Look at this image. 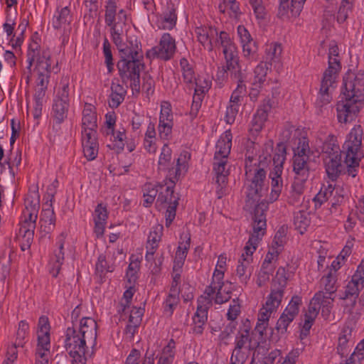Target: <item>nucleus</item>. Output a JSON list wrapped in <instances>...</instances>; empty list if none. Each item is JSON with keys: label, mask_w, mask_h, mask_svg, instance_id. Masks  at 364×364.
Here are the masks:
<instances>
[{"label": "nucleus", "mask_w": 364, "mask_h": 364, "mask_svg": "<svg viewBox=\"0 0 364 364\" xmlns=\"http://www.w3.org/2000/svg\"><path fill=\"white\" fill-rule=\"evenodd\" d=\"M25 209L22 220L36 223L40 208V196L38 191H29L24 200Z\"/></svg>", "instance_id": "nucleus-19"}, {"label": "nucleus", "mask_w": 364, "mask_h": 364, "mask_svg": "<svg viewBox=\"0 0 364 364\" xmlns=\"http://www.w3.org/2000/svg\"><path fill=\"white\" fill-rule=\"evenodd\" d=\"M97 324L95 319L85 317L80 320V326L77 330L86 342H89L91 348L96 345Z\"/></svg>", "instance_id": "nucleus-24"}, {"label": "nucleus", "mask_w": 364, "mask_h": 364, "mask_svg": "<svg viewBox=\"0 0 364 364\" xmlns=\"http://www.w3.org/2000/svg\"><path fill=\"white\" fill-rule=\"evenodd\" d=\"M103 53L105 58V64L107 67V70L109 73H112L113 70V58L111 50V46L107 41L105 39L103 43Z\"/></svg>", "instance_id": "nucleus-63"}, {"label": "nucleus", "mask_w": 364, "mask_h": 364, "mask_svg": "<svg viewBox=\"0 0 364 364\" xmlns=\"http://www.w3.org/2000/svg\"><path fill=\"white\" fill-rule=\"evenodd\" d=\"M180 68L183 84L187 89L192 90L196 85V75L193 64L186 58H182L180 60Z\"/></svg>", "instance_id": "nucleus-30"}, {"label": "nucleus", "mask_w": 364, "mask_h": 364, "mask_svg": "<svg viewBox=\"0 0 364 364\" xmlns=\"http://www.w3.org/2000/svg\"><path fill=\"white\" fill-rule=\"evenodd\" d=\"M336 77L323 75L321 83V87L318 98L316 101V106L320 109L328 105L331 101L330 90L333 87Z\"/></svg>", "instance_id": "nucleus-28"}, {"label": "nucleus", "mask_w": 364, "mask_h": 364, "mask_svg": "<svg viewBox=\"0 0 364 364\" xmlns=\"http://www.w3.org/2000/svg\"><path fill=\"white\" fill-rule=\"evenodd\" d=\"M172 151L167 144L162 149L159 159V168L161 170H168L169 180L175 183L183 178L188 170V161L191 159V154L187 151H182L176 159L175 166L168 168L171 160Z\"/></svg>", "instance_id": "nucleus-11"}, {"label": "nucleus", "mask_w": 364, "mask_h": 364, "mask_svg": "<svg viewBox=\"0 0 364 364\" xmlns=\"http://www.w3.org/2000/svg\"><path fill=\"white\" fill-rule=\"evenodd\" d=\"M232 135L230 130L225 131L218 140L213 162V169L219 186H225L229 174L227 169L228 156L230 154Z\"/></svg>", "instance_id": "nucleus-9"}, {"label": "nucleus", "mask_w": 364, "mask_h": 364, "mask_svg": "<svg viewBox=\"0 0 364 364\" xmlns=\"http://www.w3.org/2000/svg\"><path fill=\"white\" fill-rule=\"evenodd\" d=\"M281 176L282 174H276L275 171L270 172L269 176L272 179V191L269 198L270 203L276 201L281 193L282 188V179Z\"/></svg>", "instance_id": "nucleus-46"}, {"label": "nucleus", "mask_w": 364, "mask_h": 364, "mask_svg": "<svg viewBox=\"0 0 364 364\" xmlns=\"http://www.w3.org/2000/svg\"><path fill=\"white\" fill-rule=\"evenodd\" d=\"M70 104L53 100L51 115L55 122L60 124L68 117Z\"/></svg>", "instance_id": "nucleus-42"}, {"label": "nucleus", "mask_w": 364, "mask_h": 364, "mask_svg": "<svg viewBox=\"0 0 364 364\" xmlns=\"http://www.w3.org/2000/svg\"><path fill=\"white\" fill-rule=\"evenodd\" d=\"M29 326L25 321H21L18 323V328L16 333V338L14 343L18 347L23 348L26 343V338L28 334Z\"/></svg>", "instance_id": "nucleus-55"}, {"label": "nucleus", "mask_w": 364, "mask_h": 364, "mask_svg": "<svg viewBox=\"0 0 364 364\" xmlns=\"http://www.w3.org/2000/svg\"><path fill=\"white\" fill-rule=\"evenodd\" d=\"M221 32L222 31L218 33L217 29L212 26H199L196 27L195 29V33L198 41L205 48H207L209 51H211L213 49V43L212 40L215 37H216L215 46H219L223 48L220 42L218 41Z\"/></svg>", "instance_id": "nucleus-20"}, {"label": "nucleus", "mask_w": 364, "mask_h": 364, "mask_svg": "<svg viewBox=\"0 0 364 364\" xmlns=\"http://www.w3.org/2000/svg\"><path fill=\"white\" fill-rule=\"evenodd\" d=\"M301 304V298L299 296H292L288 306L286 307L283 314H286L290 317L295 318L299 311V306Z\"/></svg>", "instance_id": "nucleus-57"}, {"label": "nucleus", "mask_w": 364, "mask_h": 364, "mask_svg": "<svg viewBox=\"0 0 364 364\" xmlns=\"http://www.w3.org/2000/svg\"><path fill=\"white\" fill-rule=\"evenodd\" d=\"M218 41L223 47L225 65L219 68L218 75L225 78L229 72L230 77L237 81V86L233 92L242 97L246 91V86L244 84L246 75L239 64L237 48L227 32L220 33Z\"/></svg>", "instance_id": "nucleus-3"}, {"label": "nucleus", "mask_w": 364, "mask_h": 364, "mask_svg": "<svg viewBox=\"0 0 364 364\" xmlns=\"http://www.w3.org/2000/svg\"><path fill=\"white\" fill-rule=\"evenodd\" d=\"M176 343L173 339H171L167 345L164 347L156 364H172L175 357Z\"/></svg>", "instance_id": "nucleus-45"}, {"label": "nucleus", "mask_w": 364, "mask_h": 364, "mask_svg": "<svg viewBox=\"0 0 364 364\" xmlns=\"http://www.w3.org/2000/svg\"><path fill=\"white\" fill-rule=\"evenodd\" d=\"M97 116L96 108L90 103H85L82 113V134L97 132Z\"/></svg>", "instance_id": "nucleus-26"}, {"label": "nucleus", "mask_w": 364, "mask_h": 364, "mask_svg": "<svg viewBox=\"0 0 364 364\" xmlns=\"http://www.w3.org/2000/svg\"><path fill=\"white\" fill-rule=\"evenodd\" d=\"M268 67L264 62L259 63L254 70V78L252 80V86H262L266 81Z\"/></svg>", "instance_id": "nucleus-50"}, {"label": "nucleus", "mask_w": 364, "mask_h": 364, "mask_svg": "<svg viewBox=\"0 0 364 364\" xmlns=\"http://www.w3.org/2000/svg\"><path fill=\"white\" fill-rule=\"evenodd\" d=\"M334 191L335 188L332 184L323 185L314 198L316 208L321 207L322 204L327 202L333 196Z\"/></svg>", "instance_id": "nucleus-47"}, {"label": "nucleus", "mask_w": 364, "mask_h": 364, "mask_svg": "<svg viewBox=\"0 0 364 364\" xmlns=\"http://www.w3.org/2000/svg\"><path fill=\"white\" fill-rule=\"evenodd\" d=\"M108 136L111 141V144H108L109 149L117 153L121 152L124 148V141L127 139L125 129L123 127L117 131L114 129L112 134H109Z\"/></svg>", "instance_id": "nucleus-38"}, {"label": "nucleus", "mask_w": 364, "mask_h": 364, "mask_svg": "<svg viewBox=\"0 0 364 364\" xmlns=\"http://www.w3.org/2000/svg\"><path fill=\"white\" fill-rule=\"evenodd\" d=\"M178 197L174 194L173 190L170 187H166L164 191H161L156 199V205H172L178 203Z\"/></svg>", "instance_id": "nucleus-49"}, {"label": "nucleus", "mask_w": 364, "mask_h": 364, "mask_svg": "<svg viewBox=\"0 0 364 364\" xmlns=\"http://www.w3.org/2000/svg\"><path fill=\"white\" fill-rule=\"evenodd\" d=\"M70 78L68 75L63 76L56 89L53 100L70 104Z\"/></svg>", "instance_id": "nucleus-41"}, {"label": "nucleus", "mask_w": 364, "mask_h": 364, "mask_svg": "<svg viewBox=\"0 0 364 364\" xmlns=\"http://www.w3.org/2000/svg\"><path fill=\"white\" fill-rule=\"evenodd\" d=\"M268 114L258 108L252 120V128L255 131H260L268 118Z\"/></svg>", "instance_id": "nucleus-58"}, {"label": "nucleus", "mask_w": 364, "mask_h": 364, "mask_svg": "<svg viewBox=\"0 0 364 364\" xmlns=\"http://www.w3.org/2000/svg\"><path fill=\"white\" fill-rule=\"evenodd\" d=\"M89 346V342H86V339L80 336L77 329L67 328L65 348L74 361L85 364V356Z\"/></svg>", "instance_id": "nucleus-12"}, {"label": "nucleus", "mask_w": 364, "mask_h": 364, "mask_svg": "<svg viewBox=\"0 0 364 364\" xmlns=\"http://www.w3.org/2000/svg\"><path fill=\"white\" fill-rule=\"evenodd\" d=\"M179 302V290L178 288H170V291L164 302V311L171 315Z\"/></svg>", "instance_id": "nucleus-48"}, {"label": "nucleus", "mask_w": 364, "mask_h": 364, "mask_svg": "<svg viewBox=\"0 0 364 364\" xmlns=\"http://www.w3.org/2000/svg\"><path fill=\"white\" fill-rule=\"evenodd\" d=\"M344 99L364 102V73L348 72L343 77V89L342 91Z\"/></svg>", "instance_id": "nucleus-13"}, {"label": "nucleus", "mask_w": 364, "mask_h": 364, "mask_svg": "<svg viewBox=\"0 0 364 364\" xmlns=\"http://www.w3.org/2000/svg\"><path fill=\"white\" fill-rule=\"evenodd\" d=\"M162 230V226L156 225L153 227L149 232L147 244H149L150 245H154L155 247H159V242L161 239Z\"/></svg>", "instance_id": "nucleus-61"}, {"label": "nucleus", "mask_w": 364, "mask_h": 364, "mask_svg": "<svg viewBox=\"0 0 364 364\" xmlns=\"http://www.w3.org/2000/svg\"><path fill=\"white\" fill-rule=\"evenodd\" d=\"M294 318L290 317L286 314H282L277 323V329L281 333H284L287 331L289 324L293 321Z\"/></svg>", "instance_id": "nucleus-64"}, {"label": "nucleus", "mask_w": 364, "mask_h": 364, "mask_svg": "<svg viewBox=\"0 0 364 364\" xmlns=\"http://www.w3.org/2000/svg\"><path fill=\"white\" fill-rule=\"evenodd\" d=\"M117 67L122 82L129 83L133 94H139L140 75L144 68L141 46H136L133 51L120 56Z\"/></svg>", "instance_id": "nucleus-6"}, {"label": "nucleus", "mask_w": 364, "mask_h": 364, "mask_svg": "<svg viewBox=\"0 0 364 364\" xmlns=\"http://www.w3.org/2000/svg\"><path fill=\"white\" fill-rule=\"evenodd\" d=\"M310 152L309 141L305 138L299 139L296 148L294 149L292 158V167L294 173L292 190L299 197L303 193L304 185L309 177Z\"/></svg>", "instance_id": "nucleus-8"}, {"label": "nucleus", "mask_w": 364, "mask_h": 364, "mask_svg": "<svg viewBox=\"0 0 364 364\" xmlns=\"http://www.w3.org/2000/svg\"><path fill=\"white\" fill-rule=\"evenodd\" d=\"M306 0H280L278 15L282 18L297 17L302 11Z\"/></svg>", "instance_id": "nucleus-25"}, {"label": "nucleus", "mask_w": 364, "mask_h": 364, "mask_svg": "<svg viewBox=\"0 0 364 364\" xmlns=\"http://www.w3.org/2000/svg\"><path fill=\"white\" fill-rule=\"evenodd\" d=\"M210 308V301L204 298L199 300V305L193 316V333L196 335H201L203 332L204 326L208 319V310Z\"/></svg>", "instance_id": "nucleus-21"}, {"label": "nucleus", "mask_w": 364, "mask_h": 364, "mask_svg": "<svg viewBox=\"0 0 364 364\" xmlns=\"http://www.w3.org/2000/svg\"><path fill=\"white\" fill-rule=\"evenodd\" d=\"M143 191V205L145 207H149L154 203L157 196L158 190L153 185L149 183L144 185Z\"/></svg>", "instance_id": "nucleus-56"}, {"label": "nucleus", "mask_w": 364, "mask_h": 364, "mask_svg": "<svg viewBox=\"0 0 364 364\" xmlns=\"http://www.w3.org/2000/svg\"><path fill=\"white\" fill-rule=\"evenodd\" d=\"M50 51L48 48H41L37 41L32 39L29 43L27 52L28 66L23 70V77L26 84L31 80V67L36 60V70L37 71L36 87L48 89L51 70L58 71V63L55 66L51 67Z\"/></svg>", "instance_id": "nucleus-2"}, {"label": "nucleus", "mask_w": 364, "mask_h": 364, "mask_svg": "<svg viewBox=\"0 0 364 364\" xmlns=\"http://www.w3.org/2000/svg\"><path fill=\"white\" fill-rule=\"evenodd\" d=\"M355 0H341V5L339 6L337 13V21L339 23H344L350 13L352 12Z\"/></svg>", "instance_id": "nucleus-53"}, {"label": "nucleus", "mask_w": 364, "mask_h": 364, "mask_svg": "<svg viewBox=\"0 0 364 364\" xmlns=\"http://www.w3.org/2000/svg\"><path fill=\"white\" fill-rule=\"evenodd\" d=\"M65 242V235L61 233L57 238V248L53 251V255L50 259V272L53 277H56L60 272L61 266L64 262L65 252L64 245Z\"/></svg>", "instance_id": "nucleus-22"}, {"label": "nucleus", "mask_w": 364, "mask_h": 364, "mask_svg": "<svg viewBox=\"0 0 364 364\" xmlns=\"http://www.w3.org/2000/svg\"><path fill=\"white\" fill-rule=\"evenodd\" d=\"M282 53V45L277 42H272L266 45L265 48V63L278 64L280 63Z\"/></svg>", "instance_id": "nucleus-37"}, {"label": "nucleus", "mask_w": 364, "mask_h": 364, "mask_svg": "<svg viewBox=\"0 0 364 364\" xmlns=\"http://www.w3.org/2000/svg\"><path fill=\"white\" fill-rule=\"evenodd\" d=\"M231 298V291L229 289H226L224 286L223 280H222V285L220 288L217 289L215 302L218 304H222L227 302Z\"/></svg>", "instance_id": "nucleus-62"}, {"label": "nucleus", "mask_w": 364, "mask_h": 364, "mask_svg": "<svg viewBox=\"0 0 364 364\" xmlns=\"http://www.w3.org/2000/svg\"><path fill=\"white\" fill-rule=\"evenodd\" d=\"M320 289L324 293L329 295H333L339 287L338 283V274L334 272H328L323 276L319 282Z\"/></svg>", "instance_id": "nucleus-35"}, {"label": "nucleus", "mask_w": 364, "mask_h": 364, "mask_svg": "<svg viewBox=\"0 0 364 364\" xmlns=\"http://www.w3.org/2000/svg\"><path fill=\"white\" fill-rule=\"evenodd\" d=\"M117 117L114 112H108L105 114V127L102 129V133L106 136L109 134H112L113 129L115 127Z\"/></svg>", "instance_id": "nucleus-59"}, {"label": "nucleus", "mask_w": 364, "mask_h": 364, "mask_svg": "<svg viewBox=\"0 0 364 364\" xmlns=\"http://www.w3.org/2000/svg\"><path fill=\"white\" fill-rule=\"evenodd\" d=\"M363 103L356 100L344 99L336 104L337 119L341 123H348L355 119Z\"/></svg>", "instance_id": "nucleus-17"}, {"label": "nucleus", "mask_w": 364, "mask_h": 364, "mask_svg": "<svg viewBox=\"0 0 364 364\" xmlns=\"http://www.w3.org/2000/svg\"><path fill=\"white\" fill-rule=\"evenodd\" d=\"M82 144L85 157L88 161L94 160L97 156L99 149L97 132L82 134Z\"/></svg>", "instance_id": "nucleus-27"}, {"label": "nucleus", "mask_w": 364, "mask_h": 364, "mask_svg": "<svg viewBox=\"0 0 364 364\" xmlns=\"http://www.w3.org/2000/svg\"><path fill=\"white\" fill-rule=\"evenodd\" d=\"M40 225L41 231L49 233L55 225V216L52 204L48 203L44 204L41 213Z\"/></svg>", "instance_id": "nucleus-31"}, {"label": "nucleus", "mask_w": 364, "mask_h": 364, "mask_svg": "<svg viewBox=\"0 0 364 364\" xmlns=\"http://www.w3.org/2000/svg\"><path fill=\"white\" fill-rule=\"evenodd\" d=\"M287 156V146L283 142L277 144L275 153L273 156L274 168L276 174H282L283 171V165Z\"/></svg>", "instance_id": "nucleus-39"}, {"label": "nucleus", "mask_w": 364, "mask_h": 364, "mask_svg": "<svg viewBox=\"0 0 364 364\" xmlns=\"http://www.w3.org/2000/svg\"><path fill=\"white\" fill-rule=\"evenodd\" d=\"M159 124H173L171 106L168 102H163L161 105Z\"/></svg>", "instance_id": "nucleus-54"}, {"label": "nucleus", "mask_w": 364, "mask_h": 364, "mask_svg": "<svg viewBox=\"0 0 364 364\" xmlns=\"http://www.w3.org/2000/svg\"><path fill=\"white\" fill-rule=\"evenodd\" d=\"M224 278V273L222 270L215 269L213 276L212 282L208 286L204 291V295L200 296L198 299V305H199V300L201 298H204L210 301V307L212 306V299L213 295L216 294L217 289L221 287L222 280Z\"/></svg>", "instance_id": "nucleus-33"}, {"label": "nucleus", "mask_w": 364, "mask_h": 364, "mask_svg": "<svg viewBox=\"0 0 364 364\" xmlns=\"http://www.w3.org/2000/svg\"><path fill=\"white\" fill-rule=\"evenodd\" d=\"M36 223L21 220L16 239L22 251L28 250L33 242Z\"/></svg>", "instance_id": "nucleus-23"}, {"label": "nucleus", "mask_w": 364, "mask_h": 364, "mask_svg": "<svg viewBox=\"0 0 364 364\" xmlns=\"http://www.w3.org/2000/svg\"><path fill=\"white\" fill-rule=\"evenodd\" d=\"M341 68L339 58V49L336 43H332L328 49V67L325 70L323 75L336 77L338 71Z\"/></svg>", "instance_id": "nucleus-32"}, {"label": "nucleus", "mask_w": 364, "mask_h": 364, "mask_svg": "<svg viewBox=\"0 0 364 364\" xmlns=\"http://www.w3.org/2000/svg\"><path fill=\"white\" fill-rule=\"evenodd\" d=\"M291 272L284 267L277 269L272 281L270 294L258 314L259 321L269 323L272 314L277 311L282 303L287 281L291 279Z\"/></svg>", "instance_id": "nucleus-7"}, {"label": "nucleus", "mask_w": 364, "mask_h": 364, "mask_svg": "<svg viewBox=\"0 0 364 364\" xmlns=\"http://www.w3.org/2000/svg\"><path fill=\"white\" fill-rule=\"evenodd\" d=\"M218 41L223 47L225 65L219 68L218 75L225 78L229 72L230 77L237 81V86L233 92L242 97L246 91V86L244 84L246 75L239 64L237 48L227 32L220 33Z\"/></svg>", "instance_id": "nucleus-4"}, {"label": "nucleus", "mask_w": 364, "mask_h": 364, "mask_svg": "<svg viewBox=\"0 0 364 364\" xmlns=\"http://www.w3.org/2000/svg\"><path fill=\"white\" fill-rule=\"evenodd\" d=\"M203 84L204 85H202L200 81L196 79V85L195 87L193 88V90H194V95L193 97L192 109H193V107H195L196 109H198L203 94L209 90L210 85L208 82L204 81Z\"/></svg>", "instance_id": "nucleus-52"}, {"label": "nucleus", "mask_w": 364, "mask_h": 364, "mask_svg": "<svg viewBox=\"0 0 364 364\" xmlns=\"http://www.w3.org/2000/svg\"><path fill=\"white\" fill-rule=\"evenodd\" d=\"M264 166L261 161L259 164L246 166V193L249 200H259L267 190V172Z\"/></svg>", "instance_id": "nucleus-10"}, {"label": "nucleus", "mask_w": 364, "mask_h": 364, "mask_svg": "<svg viewBox=\"0 0 364 364\" xmlns=\"http://www.w3.org/2000/svg\"><path fill=\"white\" fill-rule=\"evenodd\" d=\"M294 225L300 234H304L310 225L309 215L304 211H299L294 217Z\"/></svg>", "instance_id": "nucleus-51"}, {"label": "nucleus", "mask_w": 364, "mask_h": 364, "mask_svg": "<svg viewBox=\"0 0 364 364\" xmlns=\"http://www.w3.org/2000/svg\"><path fill=\"white\" fill-rule=\"evenodd\" d=\"M364 287V259L358 265L356 272L352 276L351 279L348 282L341 299H350L351 306L354 307L360 291Z\"/></svg>", "instance_id": "nucleus-15"}, {"label": "nucleus", "mask_w": 364, "mask_h": 364, "mask_svg": "<svg viewBox=\"0 0 364 364\" xmlns=\"http://www.w3.org/2000/svg\"><path fill=\"white\" fill-rule=\"evenodd\" d=\"M259 347V342L255 339H253L250 334V329L245 328L240 330L238 335L235 338V348L232 353H237V355L244 357L245 359H247L252 352L257 353V357L259 355V348L257 351V348Z\"/></svg>", "instance_id": "nucleus-16"}, {"label": "nucleus", "mask_w": 364, "mask_h": 364, "mask_svg": "<svg viewBox=\"0 0 364 364\" xmlns=\"http://www.w3.org/2000/svg\"><path fill=\"white\" fill-rule=\"evenodd\" d=\"M321 152L323 158L341 155L342 151L334 136L329 135L325 139L321 146Z\"/></svg>", "instance_id": "nucleus-40"}, {"label": "nucleus", "mask_w": 364, "mask_h": 364, "mask_svg": "<svg viewBox=\"0 0 364 364\" xmlns=\"http://www.w3.org/2000/svg\"><path fill=\"white\" fill-rule=\"evenodd\" d=\"M176 50L175 38L171 34L165 33L161 37L158 45L146 52V57L151 60L157 58L168 61L173 58Z\"/></svg>", "instance_id": "nucleus-14"}, {"label": "nucleus", "mask_w": 364, "mask_h": 364, "mask_svg": "<svg viewBox=\"0 0 364 364\" xmlns=\"http://www.w3.org/2000/svg\"><path fill=\"white\" fill-rule=\"evenodd\" d=\"M267 209L268 202L266 201L260 202L255 208L252 218V232L244 247V252L241 255L236 269V275L239 281L244 284H247L252 274L250 264L252 262V254L266 233L265 212Z\"/></svg>", "instance_id": "nucleus-1"}, {"label": "nucleus", "mask_w": 364, "mask_h": 364, "mask_svg": "<svg viewBox=\"0 0 364 364\" xmlns=\"http://www.w3.org/2000/svg\"><path fill=\"white\" fill-rule=\"evenodd\" d=\"M126 94L127 90L123 85L118 82H112L109 106L112 108H117L124 101Z\"/></svg>", "instance_id": "nucleus-36"}, {"label": "nucleus", "mask_w": 364, "mask_h": 364, "mask_svg": "<svg viewBox=\"0 0 364 364\" xmlns=\"http://www.w3.org/2000/svg\"><path fill=\"white\" fill-rule=\"evenodd\" d=\"M176 21V8L172 3H168L166 9L157 17L156 25L160 29L171 30Z\"/></svg>", "instance_id": "nucleus-29"}, {"label": "nucleus", "mask_w": 364, "mask_h": 364, "mask_svg": "<svg viewBox=\"0 0 364 364\" xmlns=\"http://www.w3.org/2000/svg\"><path fill=\"white\" fill-rule=\"evenodd\" d=\"M71 21L70 11L68 7L62 8L60 11H57L54 15L52 23L55 29L65 28Z\"/></svg>", "instance_id": "nucleus-44"}, {"label": "nucleus", "mask_w": 364, "mask_h": 364, "mask_svg": "<svg viewBox=\"0 0 364 364\" xmlns=\"http://www.w3.org/2000/svg\"><path fill=\"white\" fill-rule=\"evenodd\" d=\"M288 232L287 225H282L277 231L272 245L276 247H282L286 242V236Z\"/></svg>", "instance_id": "nucleus-60"}, {"label": "nucleus", "mask_w": 364, "mask_h": 364, "mask_svg": "<svg viewBox=\"0 0 364 364\" xmlns=\"http://www.w3.org/2000/svg\"><path fill=\"white\" fill-rule=\"evenodd\" d=\"M323 161L328 178L336 180L342 169L341 155L323 157Z\"/></svg>", "instance_id": "nucleus-34"}, {"label": "nucleus", "mask_w": 364, "mask_h": 364, "mask_svg": "<svg viewBox=\"0 0 364 364\" xmlns=\"http://www.w3.org/2000/svg\"><path fill=\"white\" fill-rule=\"evenodd\" d=\"M105 22L110 28L112 40L116 45L120 56L125 55L135 49L136 46H141L136 40L124 43L122 38L123 28L126 25L127 13L121 9L117 11V0H107L105 6Z\"/></svg>", "instance_id": "nucleus-5"}, {"label": "nucleus", "mask_w": 364, "mask_h": 364, "mask_svg": "<svg viewBox=\"0 0 364 364\" xmlns=\"http://www.w3.org/2000/svg\"><path fill=\"white\" fill-rule=\"evenodd\" d=\"M237 35L240 39L244 57L250 60H256L258 48L249 31L244 26L240 25L237 27Z\"/></svg>", "instance_id": "nucleus-18"}, {"label": "nucleus", "mask_w": 364, "mask_h": 364, "mask_svg": "<svg viewBox=\"0 0 364 364\" xmlns=\"http://www.w3.org/2000/svg\"><path fill=\"white\" fill-rule=\"evenodd\" d=\"M220 13H228L230 18H238L242 12L240 9V4L236 0H222L218 5Z\"/></svg>", "instance_id": "nucleus-43"}]
</instances>
